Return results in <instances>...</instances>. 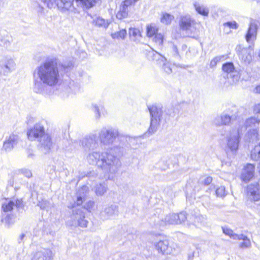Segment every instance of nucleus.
Wrapping results in <instances>:
<instances>
[{
  "label": "nucleus",
  "mask_w": 260,
  "mask_h": 260,
  "mask_svg": "<svg viewBox=\"0 0 260 260\" xmlns=\"http://www.w3.org/2000/svg\"><path fill=\"white\" fill-rule=\"evenodd\" d=\"M236 52L239 58L245 63H249L252 60V55L249 49L238 45L236 48Z\"/></svg>",
  "instance_id": "18"
},
{
  "label": "nucleus",
  "mask_w": 260,
  "mask_h": 260,
  "mask_svg": "<svg viewBox=\"0 0 260 260\" xmlns=\"http://www.w3.org/2000/svg\"><path fill=\"white\" fill-rule=\"evenodd\" d=\"M25 234L24 233H22L20 236L19 237H18V242L19 243H21L22 242H23V240H24V238H25Z\"/></svg>",
  "instance_id": "51"
},
{
  "label": "nucleus",
  "mask_w": 260,
  "mask_h": 260,
  "mask_svg": "<svg viewBox=\"0 0 260 260\" xmlns=\"http://www.w3.org/2000/svg\"><path fill=\"white\" fill-rule=\"evenodd\" d=\"M99 139L101 144L104 145H110L112 144L116 138H118L120 142H121L118 146L123 147L126 145L127 139L129 137L120 135L117 128L112 127H103L99 132Z\"/></svg>",
  "instance_id": "5"
},
{
  "label": "nucleus",
  "mask_w": 260,
  "mask_h": 260,
  "mask_svg": "<svg viewBox=\"0 0 260 260\" xmlns=\"http://www.w3.org/2000/svg\"><path fill=\"white\" fill-rule=\"evenodd\" d=\"M99 0H49L47 6L52 8L55 6L62 11L75 12L79 8L90 9L94 6Z\"/></svg>",
  "instance_id": "3"
},
{
  "label": "nucleus",
  "mask_w": 260,
  "mask_h": 260,
  "mask_svg": "<svg viewBox=\"0 0 260 260\" xmlns=\"http://www.w3.org/2000/svg\"><path fill=\"white\" fill-rule=\"evenodd\" d=\"M196 24L195 20L189 14L180 17L179 20L180 28L181 30L185 31L188 36L192 37V35L196 33V29L194 26Z\"/></svg>",
  "instance_id": "8"
},
{
  "label": "nucleus",
  "mask_w": 260,
  "mask_h": 260,
  "mask_svg": "<svg viewBox=\"0 0 260 260\" xmlns=\"http://www.w3.org/2000/svg\"><path fill=\"white\" fill-rule=\"evenodd\" d=\"M241 133L238 129L233 128L225 137L228 150L235 153L239 147Z\"/></svg>",
  "instance_id": "7"
},
{
  "label": "nucleus",
  "mask_w": 260,
  "mask_h": 260,
  "mask_svg": "<svg viewBox=\"0 0 260 260\" xmlns=\"http://www.w3.org/2000/svg\"><path fill=\"white\" fill-rule=\"evenodd\" d=\"M187 222L189 224H192L195 226H198L199 223H202L204 221V217L201 215H191L187 217Z\"/></svg>",
  "instance_id": "33"
},
{
  "label": "nucleus",
  "mask_w": 260,
  "mask_h": 260,
  "mask_svg": "<svg viewBox=\"0 0 260 260\" xmlns=\"http://www.w3.org/2000/svg\"><path fill=\"white\" fill-rule=\"evenodd\" d=\"M161 66H162V70L167 74L172 73V70L171 64L169 62H167V60L165 62H162Z\"/></svg>",
  "instance_id": "39"
},
{
  "label": "nucleus",
  "mask_w": 260,
  "mask_h": 260,
  "mask_svg": "<svg viewBox=\"0 0 260 260\" xmlns=\"http://www.w3.org/2000/svg\"><path fill=\"white\" fill-rule=\"evenodd\" d=\"M224 58V56H219L214 57L210 62V68H213L216 66L217 63L222 59Z\"/></svg>",
  "instance_id": "44"
},
{
  "label": "nucleus",
  "mask_w": 260,
  "mask_h": 260,
  "mask_svg": "<svg viewBox=\"0 0 260 260\" xmlns=\"http://www.w3.org/2000/svg\"><path fill=\"white\" fill-rule=\"evenodd\" d=\"M150 116V124L147 131L144 134L149 137L155 133L160 126L162 120L167 121V118L165 116L162 107L160 106L152 105L148 108Z\"/></svg>",
  "instance_id": "6"
},
{
  "label": "nucleus",
  "mask_w": 260,
  "mask_h": 260,
  "mask_svg": "<svg viewBox=\"0 0 260 260\" xmlns=\"http://www.w3.org/2000/svg\"><path fill=\"white\" fill-rule=\"evenodd\" d=\"M158 28L154 24H150L147 26V35L150 38L157 34Z\"/></svg>",
  "instance_id": "35"
},
{
  "label": "nucleus",
  "mask_w": 260,
  "mask_h": 260,
  "mask_svg": "<svg viewBox=\"0 0 260 260\" xmlns=\"http://www.w3.org/2000/svg\"><path fill=\"white\" fill-rule=\"evenodd\" d=\"M224 26H227L230 28L237 29L238 28V24L236 21H229L224 23Z\"/></svg>",
  "instance_id": "47"
},
{
  "label": "nucleus",
  "mask_w": 260,
  "mask_h": 260,
  "mask_svg": "<svg viewBox=\"0 0 260 260\" xmlns=\"http://www.w3.org/2000/svg\"><path fill=\"white\" fill-rule=\"evenodd\" d=\"M187 219V215L185 212H181L179 214L174 213L167 214L159 223L160 225L164 226L167 224H178L184 222Z\"/></svg>",
  "instance_id": "10"
},
{
  "label": "nucleus",
  "mask_w": 260,
  "mask_h": 260,
  "mask_svg": "<svg viewBox=\"0 0 260 260\" xmlns=\"http://www.w3.org/2000/svg\"><path fill=\"white\" fill-rule=\"evenodd\" d=\"M27 136L31 141L37 140L39 142V145L42 151L45 153L49 151L52 147V141L51 136L46 133L43 125L36 124L28 131Z\"/></svg>",
  "instance_id": "4"
},
{
  "label": "nucleus",
  "mask_w": 260,
  "mask_h": 260,
  "mask_svg": "<svg viewBox=\"0 0 260 260\" xmlns=\"http://www.w3.org/2000/svg\"><path fill=\"white\" fill-rule=\"evenodd\" d=\"M79 145L85 149H94L98 145L97 137L95 134H90L79 140Z\"/></svg>",
  "instance_id": "13"
},
{
  "label": "nucleus",
  "mask_w": 260,
  "mask_h": 260,
  "mask_svg": "<svg viewBox=\"0 0 260 260\" xmlns=\"http://www.w3.org/2000/svg\"><path fill=\"white\" fill-rule=\"evenodd\" d=\"M174 16L169 13H164L161 17L160 21L162 23L168 25L170 24L174 19Z\"/></svg>",
  "instance_id": "37"
},
{
  "label": "nucleus",
  "mask_w": 260,
  "mask_h": 260,
  "mask_svg": "<svg viewBox=\"0 0 260 260\" xmlns=\"http://www.w3.org/2000/svg\"><path fill=\"white\" fill-rule=\"evenodd\" d=\"M223 232L227 235H229L231 238L234 239L235 235H238V234H236L234 233L233 231L228 228H222Z\"/></svg>",
  "instance_id": "48"
},
{
  "label": "nucleus",
  "mask_w": 260,
  "mask_h": 260,
  "mask_svg": "<svg viewBox=\"0 0 260 260\" xmlns=\"http://www.w3.org/2000/svg\"><path fill=\"white\" fill-rule=\"evenodd\" d=\"M118 213V206L115 204H112L106 207L101 212V216L104 219H107L110 217L117 215Z\"/></svg>",
  "instance_id": "23"
},
{
  "label": "nucleus",
  "mask_w": 260,
  "mask_h": 260,
  "mask_svg": "<svg viewBox=\"0 0 260 260\" xmlns=\"http://www.w3.org/2000/svg\"><path fill=\"white\" fill-rule=\"evenodd\" d=\"M18 172L20 174L23 175L28 178L32 176L31 172L27 169H22L19 170Z\"/></svg>",
  "instance_id": "43"
},
{
  "label": "nucleus",
  "mask_w": 260,
  "mask_h": 260,
  "mask_svg": "<svg viewBox=\"0 0 260 260\" xmlns=\"http://www.w3.org/2000/svg\"><path fill=\"white\" fill-rule=\"evenodd\" d=\"M251 158L254 160L260 158V142L255 145L251 152Z\"/></svg>",
  "instance_id": "36"
},
{
  "label": "nucleus",
  "mask_w": 260,
  "mask_h": 260,
  "mask_svg": "<svg viewBox=\"0 0 260 260\" xmlns=\"http://www.w3.org/2000/svg\"><path fill=\"white\" fill-rule=\"evenodd\" d=\"M59 79L58 63L55 59H51L36 67L33 73V90L43 93L46 86L56 85Z\"/></svg>",
  "instance_id": "1"
},
{
  "label": "nucleus",
  "mask_w": 260,
  "mask_h": 260,
  "mask_svg": "<svg viewBox=\"0 0 260 260\" xmlns=\"http://www.w3.org/2000/svg\"><path fill=\"white\" fill-rule=\"evenodd\" d=\"M153 41L159 46H161L163 43L164 36L161 34H157L154 36Z\"/></svg>",
  "instance_id": "38"
},
{
  "label": "nucleus",
  "mask_w": 260,
  "mask_h": 260,
  "mask_svg": "<svg viewBox=\"0 0 260 260\" xmlns=\"http://www.w3.org/2000/svg\"><path fill=\"white\" fill-rule=\"evenodd\" d=\"M258 140V133L256 129H250L246 135V140L253 142Z\"/></svg>",
  "instance_id": "32"
},
{
  "label": "nucleus",
  "mask_w": 260,
  "mask_h": 260,
  "mask_svg": "<svg viewBox=\"0 0 260 260\" xmlns=\"http://www.w3.org/2000/svg\"><path fill=\"white\" fill-rule=\"evenodd\" d=\"M44 208V207H43L42 206H41V208Z\"/></svg>",
  "instance_id": "59"
},
{
  "label": "nucleus",
  "mask_w": 260,
  "mask_h": 260,
  "mask_svg": "<svg viewBox=\"0 0 260 260\" xmlns=\"http://www.w3.org/2000/svg\"><path fill=\"white\" fill-rule=\"evenodd\" d=\"M257 183L250 184L247 188V194L251 200L257 201L260 200V191Z\"/></svg>",
  "instance_id": "20"
},
{
  "label": "nucleus",
  "mask_w": 260,
  "mask_h": 260,
  "mask_svg": "<svg viewBox=\"0 0 260 260\" xmlns=\"http://www.w3.org/2000/svg\"><path fill=\"white\" fill-rule=\"evenodd\" d=\"M88 192V187L87 186L84 185L79 188L76 193L77 200L74 205L76 204L77 206L81 205L83 201H85Z\"/></svg>",
  "instance_id": "25"
},
{
  "label": "nucleus",
  "mask_w": 260,
  "mask_h": 260,
  "mask_svg": "<svg viewBox=\"0 0 260 260\" xmlns=\"http://www.w3.org/2000/svg\"><path fill=\"white\" fill-rule=\"evenodd\" d=\"M254 112L260 114V103L256 104L253 108Z\"/></svg>",
  "instance_id": "50"
},
{
  "label": "nucleus",
  "mask_w": 260,
  "mask_h": 260,
  "mask_svg": "<svg viewBox=\"0 0 260 260\" xmlns=\"http://www.w3.org/2000/svg\"><path fill=\"white\" fill-rule=\"evenodd\" d=\"M212 181V178L210 176L203 177L200 180V182L205 185L210 184Z\"/></svg>",
  "instance_id": "42"
},
{
  "label": "nucleus",
  "mask_w": 260,
  "mask_h": 260,
  "mask_svg": "<svg viewBox=\"0 0 260 260\" xmlns=\"http://www.w3.org/2000/svg\"><path fill=\"white\" fill-rule=\"evenodd\" d=\"M216 194L218 197H222L225 194V187L223 186H220L216 190Z\"/></svg>",
  "instance_id": "45"
},
{
  "label": "nucleus",
  "mask_w": 260,
  "mask_h": 260,
  "mask_svg": "<svg viewBox=\"0 0 260 260\" xmlns=\"http://www.w3.org/2000/svg\"><path fill=\"white\" fill-rule=\"evenodd\" d=\"M194 256V252L190 253L188 254V258L189 259H192Z\"/></svg>",
  "instance_id": "54"
},
{
  "label": "nucleus",
  "mask_w": 260,
  "mask_h": 260,
  "mask_svg": "<svg viewBox=\"0 0 260 260\" xmlns=\"http://www.w3.org/2000/svg\"><path fill=\"white\" fill-rule=\"evenodd\" d=\"M254 166L252 164H248L243 170L241 178L242 180L247 182L254 176Z\"/></svg>",
  "instance_id": "22"
},
{
  "label": "nucleus",
  "mask_w": 260,
  "mask_h": 260,
  "mask_svg": "<svg viewBox=\"0 0 260 260\" xmlns=\"http://www.w3.org/2000/svg\"><path fill=\"white\" fill-rule=\"evenodd\" d=\"M88 204L91 206H93V202H89Z\"/></svg>",
  "instance_id": "56"
},
{
  "label": "nucleus",
  "mask_w": 260,
  "mask_h": 260,
  "mask_svg": "<svg viewBox=\"0 0 260 260\" xmlns=\"http://www.w3.org/2000/svg\"><path fill=\"white\" fill-rule=\"evenodd\" d=\"M126 35V31L125 29H122L117 33H115L113 35L114 38H121L123 39Z\"/></svg>",
  "instance_id": "41"
},
{
  "label": "nucleus",
  "mask_w": 260,
  "mask_h": 260,
  "mask_svg": "<svg viewBox=\"0 0 260 260\" xmlns=\"http://www.w3.org/2000/svg\"><path fill=\"white\" fill-rule=\"evenodd\" d=\"M4 217L2 219V221L8 227L14 224L16 219V216L14 213H5L4 215Z\"/></svg>",
  "instance_id": "31"
},
{
  "label": "nucleus",
  "mask_w": 260,
  "mask_h": 260,
  "mask_svg": "<svg viewBox=\"0 0 260 260\" xmlns=\"http://www.w3.org/2000/svg\"><path fill=\"white\" fill-rule=\"evenodd\" d=\"M222 69L223 72L230 74V77L232 78L233 83H236L239 80L240 75L239 72L235 69L233 62H227L223 64Z\"/></svg>",
  "instance_id": "16"
},
{
  "label": "nucleus",
  "mask_w": 260,
  "mask_h": 260,
  "mask_svg": "<svg viewBox=\"0 0 260 260\" xmlns=\"http://www.w3.org/2000/svg\"><path fill=\"white\" fill-rule=\"evenodd\" d=\"M75 205H73L74 209L71 215L70 224L71 226H79L86 228L87 226L88 221L85 219V214L80 208H75Z\"/></svg>",
  "instance_id": "9"
},
{
  "label": "nucleus",
  "mask_w": 260,
  "mask_h": 260,
  "mask_svg": "<svg viewBox=\"0 0 260 260\" xmlns=\"http://www.w3.org/2000/svg\"><path fill=\"white\" fill-rule=\"evenodd\" d=\"M129 34L131 37H133L135 39H137L140 36V31L138 28H131L129 30Z\"/></svg>",
  "instance_id": "40"
},
{
  "label": "nucleus",
  "mask_w": 260,
  "mask_h": 260,
  "mask_svg": "<svg viewBox=\"0 0 260 260\" xmlns=\"http://www.w3.org/2000/svg\"><path fill=\"white\" fill-rule=\"evenodd\" d=\"M258 24L257 20H251L245 36L246 40L248 43H252L256 40Z\"/></svg>",
  "instance_id": "14"
},
{
  "label": "nucleus",
  "mask_w": 260,
  "mask_h": 260,
  "mask_svg": "<svg viewBox=\"0 0 260 260\" xmlns=\"http://www.w3.org/2000/svg\"><path fill=\"white\" fill-rule=\"evenodd\" d=\"M19 140V137L17 135L11 134L7 137L4 142L2 150L5 151H10L17 144Z\"/></svg>",
  "instance_id": "17"
},
{
  "label": "nucleus",
  "mask_w": 260,
  "mask_h": 260,
  "mask_svg": "<svg viewBox=\"0 0 260 260\" xmlns=\"http://www.w3.org/2000/svg\"><path fill=\"white\" fill-rule=\"evenodd\" d=\"M173 50L175 51V52L177 54H178V51H177V49L176 46L174 45L173 47Z\"/></svg>",
  "instance_id": "55"
},
{
  "label": "nucleus",
  "mask_w": 260,
  "mask_h": 260,
  "mask_svg": "<svg viewBox=\"0 0 260 260\" xmlns=\"http://www.w3.org/2000/svg\"><path fill=\"white\" fill-rule=\"evenodd\" d=\"M31 156H32V154L31 153H30L29 155H28V157H31Z\"/></svg>",
  "instance_id": "57"
},
{
  "label": "nucleus",
  "mask_w": 260,
  "mask_h": 260,
  "mask_svg": "<svg viewBox=\"0 0 260 260\" xmlns=\"http://www.w3.org/2000/svg\"><path fill=\"white\" fill-rule=\"evenodd\" d=\"M52 252L49 249H43L36 252L31 260H52Z\"/></svg>",
  "instance_id": "21"
},
{
  "label": "nucleus",
  "mask_w": 260,
  "mask_h": 260,
  "mask_svg": "<svg viewBox=\"0 0 260 260\" xmlns=\"http://www.w3.org/2000/svg\"><path fill=\"white\" fill-rule=\"evenodd\" d=\"M254 91L256 93L260 94V85H258L255 87Z\"/></svg>",
  "instance_id": "53"
},
{
  "label": "nucleus",
  "mask_w": 260,
  "mask_h": 260,
  "mask_svg": "<svg viewBox=\"0 0 260 260\" xmlns=\"http://www.w3.org/2000/svg\"><path fill=\"white\" fill-rule=\"evenodd\" d=\"M139 0H125L122 2L120 6L119 11L116 14V17L118 19H122L128 16L129 7L134 5Z\"/></svg>",
  "instance_id": "15"
},
{
  "label": "nucleus",
  "mask_w": 260,
  "mask_h": 260,
  "mask_svg": "<svg viewBox=\"0 0 260 260\" xmlns=\"http://www.w3.org/2000/svg\"><path fill=\"white\" fill-rule=\"evenodd\" d=\"M118 155L122 154V146H114L107 152L93 151L86 156V160L90 165H96L105 173L109 174V179H112L121 167L119 159L112 153Z\"/></svg>",
  "instance_id": "2"
},
{
  "label": "nucleus",
  "mask_w": 260,
  "mask_h": 260,
  "mask_svg": "<svg viewBox=\"0 0 260 260\" xmlns=\"http://www.w3.org/2000/svg\"><path fill=\"white\" fill-rule=\"evenodd\" d=\"M148 56L150 59L156 61L157 63L160 66L161 65L162 62H165L166 61V59L163 56L156 51L153 50L150 51L148 53Z\"/></svg>",
  "instance_id": "29"
},
{
  "label": "nucleus",
  "mask_w": 260,
  "mask_h": 260,
  "mask_svg": "<svg viewBox=\"0 0 260 260\" xmlns=\"http://www.w3.org/2000/svg\"><path fill=\"white\" fill-rule=\"evenodd\" d=\"M169 115H171V116H172L171 113H170V114H169ZM175 116V115H174V114L172 115V116Z\"/></svg>",
  "instance_id": "58"
},
{
  "label": "nucleus",
  "mask_w": 260,
  "mask_h": 260,
  "mask_svg": "<svg viewBox=\"0 0 260 260\" xmlns=\"http://www.w3.org/2000/svg\"><path fill=\"white\" fill-rule=\"evenodd\" d=\"M234 240H242L243 241L239 243V246L242 248H248L251 246L250 240L247 237L243 234L235 235Z\"/></svg>",
  "instance_id": "30"
},
{
  "label": "nucleus",
  "mask_w": 260,
  "mask_h": 260,
  "mask_svg": "<svg viewBox=\"0 0 260 260\" xmlns=\"http://www.w3.org/2000/svg\"><path fill=\"white\" fill-rule=\"evenodd\" d=\"M91 109L95 113V116L96 118H99L101 116V115L98 106H97L96 104H93L91 107Z\"/></svg>",
  "instance_id": "46"
},
{
  "label": "nucleus",
  "mask_w": 260,
  "mask_h": 260,
  "mask_svg": "<svg viewBox=\"0 0 260 260\" xmlns=\"http://www.w3.org/2000/svg\"><path fill=\"white\" fill-rule=\"evenodd\" d=\"M155 248L159 253L163 254H169L171 253V250L169 247L168 240H160L155 244Z\"/></svg>",
  "instance_id": "26"
},
{
  "label": "nucleus",
  "mask_w": 260,
  "mask_h": 260,
  "mask_svg": "<svg viewBox=\"0 0 260 260\" xmlns=\"http://www.w3.org/2000/svg\"><path fill=\"white\" fill-rule=\"evenodd\" d=\"M232 112V114L222 113L217 116L214 120V123L217 126L229 125L231 121L237 119L239 116L238 110L236 108H234Z\"/></svg>",
  "instance_id": "12"
},
{
  "label": "nucleus",
  "mask_w": 260,
  "mask_h": 260,
  "mask_svg": "<svg viewBox=\"0 0 260 260\" xmlns=\"http://www.w3.org/2000/svg\"><path fill=\"white\" fill-rule=\"evenodd\" d=\"M92 24L95 26L99 27H103L107 28L109 25L110 22L108 20H105L102 17L98 16L95 18H92Z\"/></svg>",
  "instance_id": "28"
},
{
  "label": "nucleus",
  "mask_w": 260,
  "mask_h": 260,
  "mask_svg": "<svg viewBox=\"0 0 260 260\" xmlns=\"http://www.w3.org/2000/svg\"><path fill=\"white\" fill-rule=\"evenodd\" d=\"M87 176L91 180H92V179L94 177V176L96 177V174L94 172H91L89 173H88L87 175Z\"/></svg>",
  "instance_id": "52"
},
{
  "label": "nucleus",
  "mask_w": 260,
  "mask_h": 260,
  "mask_svg": "<svg viewBox=\"0 0 260 260\" xmlns=\"http://www.w3.org/2000/svg\"><path fill=\"white\" fill-rule=\"evenodd\" d=\"M260 123V120L255 117H251L247 118L243 125H239L237 129L243 134L247 127H252L255 126L256 124H259Z\"/></svg>",
  "instance_id": "24"
},
{
  "label": "nucleus",
  "mask_w": 260,
  "mask_h": 260,
  "mask_svg": "<svg viewBox=\"0 0 260 260\" xmlns=\"http://www.w3.org/2000/svg\"><path fill=\"white\" fill-rule=\"evenodd\" d=\"M193 6L196 12L198 14L205 17H208L210 10L208 7L203 4H201L197 2H195L193 3Z\"/></svg>",
  "instance_id": "27"
},
{
  "label": "nucleus",
  "mask_w": 260,
  "mask_h": 260,
  "mask_svg": "<svg viewBox=\"0 0 260 260\" xmlns=\"http://www.w3.org/2000/svg\"><path fill=\"white\" fill-rule=\"evenodd\" d=\"M107 190V185L105 183H100L94 187V192L97 196H103Z\"/></svg>",
  "instance_id": "34"
},
{
  "label": "nucleus",
  "mask_w": 260,
  "mask_h": 260,
  "mask_svg": "<svg viewBox=\"0 0 260 260\" xmlns=\"http://www.w3.org/2000/svg\"><path fill=\"white\" fill-rule=\"evenodd\" d=\"M0 37L1 34H0ZM10 44V42L5 38L0 37V45L5 47H7Z\"/></svg>",
  "instance_id": "49"
},
{
  "label": "nucleus",
  "mask_w": 260,
  "mask_h": 260,
  "mask_svg": "<svg viewBox=\"0 0 260 260\" xmlns=\"http://www.w3.org/2000/svg\"><path fill=\"white\" fill-rule=\"evenodd\" d=\"M24 204L22 199H6L3 203L2 209L5 213H14L16 209L19 210L23 208Z\"/></svg>",
  "instance_id": "11"
},
{
  "label": "nucleus",
  "mask_w": 260,
  "mask_h": 260,
  "mask_svg": "<svg viewBox=\"0 0 260 260\" xmlns=\"http://www.w3.org/2000/svg\"><path fill=\"white\" fill-rule=\"evenodd\" d=\"M15 68L16 63L14 61L10 58L0 63V72L6 75L15 70Z\"/></svg>",
  "instance_id": "19"
}]
</instances>
